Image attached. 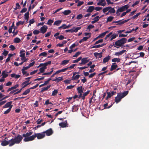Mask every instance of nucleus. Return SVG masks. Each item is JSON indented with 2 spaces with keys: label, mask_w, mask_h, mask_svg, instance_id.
<instances>
[{
  "label": "nucleus",
  "mask_w": 149,
  "mask_h": 149,
  "mask_svg": "<svg viewBox=\"0 0 149 149\" xmlns=\"http://www.w3.org/2000/svg\"><path fill=\"white\" fill-rule=\"evenodd\" d=\"M33 132H29L26 134H23L22 136L25 138L23 139L24 141L27 142L32 141L34 140L36 137L38 139H41L45 137V134L44 132L39 133H35L34 135L31 136Z\"/></svg>",
  "instance_id": "obj_1"
},
{
  "label": "nucleus",
  "mask_w": 149,
  "mask_h": 149,
  "mask_svg": "<svg viewBox=\"0 0 149 149\" xmlns=\"http://www.w3.org/2000/svg\"><path fill=\"white\" fill-rule=\"evenodd\" d=\"M22 139V136L19 135H18L17 136L12 138L8 141H7L8 139L6 137L2 141L1 144L3 146H5L9 145V146H11L15 144L19 143L21 142Z\"/></svg>",
  "instance_id": "obj_2"
},
{
  "label": "nucleus",
  "mask_w": 149,
  "mask_h": 149,
  "mask_svg": "<svg viewBox=\"0 0 149 149\" xmlns=\"http://www.w3.org/2000/svg\"><path fill=\"white\" fill-rule=\"evenodd\" d=\"M127 40V39L126 38H122L117 41L115 43H113V46L115 47L119 48L120 47L122 46L123 44L125 43L126 42Z\"/></svg>",
  "instance_id": "obj_3"
},
{
  "label": "nucleus",
  "mask_w": 149,
  "mask_h": 149,
  "mask_svg": "<svg viewBox=\"0 0 149 149\" xmlns=\"http://www.w3.org/2000/svg\"><path fill=\"white\" fill-rule=\"evenodd\" d=\"M128 93V91H125L122 93H118L117 96L115 97V100L116 103L120 102L121 99L127 95Z\"/></svg>",
  "instance_id": "obj_4"
},
{
  "label": "nucleus",
  "mask_w": 149,
  "mask_h": 149,
  "mask_svg": "<svg viewBox=\"0 0 149 149\" xmlns=\"http://www.w3.org/2000/svg\"><path fill=\"white\" fill-rule=\"evenodd\" d=\"M129 8V5H126L119 8L116 11V14L117 16L120 15V13L126 10Z\"/></svg>",
  "instance_id": "obj_5"
},
{
  "label": "nucleus",
  "mask_w": 149,
  "mask_h": 149,
  "mask_svg": "<svg viewBox=\"0 0 149 149\" xmlns=\"http://www.w3.org/2000/svg\"><path fill=\"white\" fill-rule=\"evenodd\" d=\"M81 62L79 63V65H85L89 61V60L88 59V58H81Z\"/></svg>",
  "instance_id": "obj_6"
},
{
  "label": "nucleus",
  "mask_w": 149,
  "mask_h": 149,
  "mask_svg": "<svg viewBox=\"0 0 149 149\" xmlns=\"http://www.w3.org/2000/svg\"><path fill=\"white\" fill-rule=\"evenodd\" d=\"M94 10V6H89L87 8L86 10V12L88 13H91Z\"/></svg>",
  "instance_id": "obj_7"
},
{
  "label": "nucleus",
  "mask_w": 149,
  "mask_h": 149,
  "mask_svg": "<svg viewBox=\"0 0 149 149\" xmlns=\"http://www.w3.org/2000/svg\"><path fill=\"white\" fill-rule=\"evenodd\" d=\"M44 132V134L47 136H49L51 135L53 133V131L52 129L50 128L47 130L43 132Z\"/></svg>",
  "instance_id": "obj_8"
},
{
  "label": "nucleus",
  "mask_w": 149,
  "mask_h": 149,
  "mask_svg": "<svg viewBox=\"0 0 149 149\" xmlns=\"http://www.w3.org/2000/svg\"><path fill=\"white\" fill-rule=\"evenodd\" d=\"M48 28L47 26L44 25L40 28L41 32L42 33H44L47 31Z\"/></svg>",
  "instance_id": "obj_9"
},
{
  "label": "nucleus",
  "mask_w": 149,
  "mask_h": 149,
  "mask_svg": "<svg viewBox=\"0 0 149 149\" xmlns=\"http://www.w3.org/2000/svg\"><path fill=\"white\" fill-rule=\"evenodd\" d=\"M130 20V19H127L123 21H122V20H120L114 22L113 23H118V24H122L128 22Z\"/></svg>",
  "instance_id": "obj_10"
},
{
  "label": "nucleus",
  "mask_w": 149,
  "mask_h": 149,
  "mask_svg": "<svg viewBox=\"0 0 149 149\" xmlns=\"http://www.w3.org/2000/svg\"><path fill=\"white\" fill-rule=\"evenodd\" d=\"M80 75L79 74H76V73L74 72L73 73V76L72 77V80H76L79 78Z\"/></svg>",
  "instance_id": "obj_11"
},
{
  "label": "nucleus",
  "mask_w": 149,
  "mask_h": 149,
  "mask_svg": "<svg viewBox=\"0 0 149 149\" xmlns=\"http://www.w3.org/2000/svg\"><path fill=\"white\" fill-rule=\"evenodd\" d=\"M97 5H101L104 6L106 5L105 0H100L99 2L97 3Z\"/></svg>",
  "instance_id": "obj_12"
},
{
  "label": "nucleus",
  "mask_w": 149,
  "mask_h": 149,
  "mask_svg": "<svg viewBox=\"0 0 149 149\" xmlns=\"http://www.w3.org/2000/svg\"><path fill=\"white\" fill-rule=\"evenodd\" d=\"M111 58V56L109 55L105 57L103 60V63H105L108 62L110 59Z\"/></svg>",
  "instance_id": "obj_13"
},
{
  "label": "nucleus",
  "mask_w": 149,
  "mask_h": 149,
  "mask_svg": "<svg viewBox=\"0 0 149 149\" xmlns=\"http://www.w3.org/2000/svg\"><path fill=\"white\" fill-rule=\"evenodd\" d=\"M10 76L12 78H13L16 79H17L20 77H21L20 75L19 74H16L15 73L11 74Z\"/></svg>",
  "instance_id": "obj_14"
},
{
  "label": "nucleus",
  "mask_w": 149,
  "mask_h": 149,
  "mask_svg": "<svg viewBox=\"0 0 149 149\" xmlns=\"http://www.w3.org/2000/svg\"><path fill=\"white\" fill-rule=\"evenodd\" d=\"M67 121H65L63 122L60 123L59 124V125L62 127H66L67 126Z\"/></svg>",
  "instance_id": "obj_15"
},
{
  "label": "nucleus",
  "mask_w": 149,
  "mask_h": 149,
  "mask_svg": "<svg viewBox=\"0 0 149 149\" xmlns=\"http://www.w3.org/2000/svg\"><path fill=\"white\" fill-rule=\"evenodd\" d=\"M118 67V65L115 63H113L111 66L110 68L111 71H113L116 69Z\"/></svg>",
  "instance_id": "obj_16"
},
{
  "label": "nucleus",
  "mask_w": 149,
  "mask_h": 149,
  "mask_svg": "<svg viewBox=\"0 0 149 149\" xmlns=\"http://www.w3.org/2000/svg\"><path fill=\"white\" fill-rule=\"evenodd\" d=\"M29 80L23 82L22 84V89L24 87H26L27 85L29 84L30 83H29Z\"/></svg>",
  "instance_id": "obj_17"
},
{
  "label": "nucleus",
  "mask_w": 149,
  "mask_h": 149,
  "mask_svg": "<svg viewBox=\"0 0 149 149\" xmlns=\"http://www.w3.org/2000/svg\"><path fill=\"white\" fill-rule=\"evenodd\" d=\"M8 72L5 70L2 72V75L3 78H5L8 76Z\"/></svg>",
  "instance_id": "obj_18"
},
{
  "label": "nucleus",
  "mask_w": 149,
  "mask_h": 149,
  "mask_svg": "<svg viewBox=\"0 0 149 149\" xmlns=\"http://www.w3.org/2000/svg\"><path fill=\"white\" fill-rule=\"evenodd\" d=\"M102 53H98L97 52L94 53V56L98 58H100L102 57Z\"/></svg>",
  "instance_id": "obj_19"
},
{
  "label": "nucleus",
  "mask_w": 149,
  "mask_h": 149,
  "mask_svg": "<svg viewBox=\"0 0 149 149\" xmlns=\"http://www.w3.org/2000/svg\"><path fill=\"white\" fill-rule=\"evenodd\" d=\"M126 51L125 50H123L120 52H115L114 55L116 56L121 55L123 54Z\"/></svg>",
  "instance_id": "obj_20"
},
{
  "label": "nucleus",
  "mask_w": 149,
  "mask_h": 149,
  "mask_svg": "<svg viewBox=\"0 0 149 149\" xmlns=\"http://www.w3.org/2000/svg\"><path fill=\"white\" fill-rule=\"evenodd\" d=\"M12 102H7L4 106L3 107L4 108H6L8 107H10L11 106H12V107H13V105H11Z\"/></svg>",
  "instance_id": "obj_21"
},
{
  "label": "nucleus",
  "mask_w": 149,
  "mask_h": 149,
  "mask_svg": "<svg viewBox=\"0 0 149 149\" xmlns=\"http://www.w3.org/2000/svg\"><path fill=\"white\" fill-rule=\"evenodd\" d=\"M104 45V44H102L101 45H94L93 46H91L90 48L91 49H93V48H99L100 47H103Z\"/></svg>",
  "instance_id": "obj_22"
},
{
  "label": "nucleus",
  "mask_w": 149,
  "mask_h": 149,
  "mask_svg": "<svg viewBox=\"0 0 149 149\" xmlns=\"http://www.w3.org/2000/svg\"><path fill=\"white\" fill-rule=\"evenodd\" d=\"M63 79V77H61L56 78L55 79L53 80L52 81L58 82L62 81Z\"/></svg>",
  "instance_id": "obj_23"
},
{
  "label": "nucleus",
  "mask_w": 149,
  "mask_h": 149,
  "mask_svg": "<svg viewBox=\"0 0 149 149\" xmlns=\"http://www.w3.org/2000/svg\"><path fill=\"white\" fill-rule=\"evenodd\" d=\"M117 36L118 35L116 33L113 34L109 37L110 40L111 41L113 39L116 38Z\"/></svg>",
  "instance_id": "obj_24"
},
{
  "label": "nucleus",
  "mask_w": 149,
  "mask_h": 149,
  "mask_svg": "<svg viewBox=\"0 0 149 149\" xmlns=\"http://www.w3.org/2000/svg\"><path fill=\"white\" fill-rule=\"evenodd\" d=\"M51 63V61H49L46 63H41L39 65L38 67H41L42 65H44L46 67L48 64H50Z\"/></svg>",
  "instance_id": "obj_25"
},
{
  "label": "nucleus",
  "mask_w": 149,
  "mask_h": 149,
  "mask_svg": "<svg viewBox=\"0 0 149 149\" xmlns=\"http://www.w3.org/2000/svg\"><path fill=\"white\" fill-rule=\"evenodd\" d=\"M41 66L42 67L39 70L40 72L42 73L46 69L47 67L44 65H42Z\"/></svg>",
  "instance_id": "obj_26"
},
{
  "label": "nucleus",
  "mask_w": 149,
  "mask_h": 149,
  "mask_svg": "<svg viewBox=\"0 0 149 149\" xmlns=\"http://www.w3.org/2000/svg\"><path fill=\"white\" fill-rule=\"evenodd\" d=\"M71 11L70 10H65L62 12V13L65 15H69L71 13Z\"/></svg>",
  "instance_id": "obj_27"
},
{
  "label": "nucleus",
  "mask_w": 149,
  "mask_h": 149,
  "mask_svg": "<svg viewBox=\"0 0 149 149\" xmlns=\"http://www.w3.org/2000/svg\"><path fill=\"white\" fill-rule=\"evenodd\" d=\"M51 86V85L47 86L46 87H43L42 88L41 92H43L44 91H47L49 88Z\"/></svg>",
  "instance_id": "obj_28"
},
{
  "label": "nucleus",
  "mask_w": 149,
  "mask_h": 149,
  "mask_svg": "<svg viewBox=\"0 0 149 149\" xmlns=\"http://www.w3.org/2000/svg\"><path fill=\"white\" fill-rule=\"evenodd\" d=\"M78 109V108L77 105H74L72 107V111L73 112H74L77 110Z\"/></svg>",
  "instance_id": "obj_29"
},
{
  "label": "nucleus",
  "mask_w": 149,
  "mask_h": 149,
  "mask_svg": "<svg viewBox=\"0 0 149 149\" xmlns=\"http://www.w3.org/2000/svg\"><path fill=\"white\" fill-rule=\"evenodd\" d=\"M115 12V10L114 8H112L110 7H109V12L110 13H114Z\"/></svg>",
  "instance_id": "obj_30"
},
{
  "label": "nucleus",
  "mask_w": 149,
  "mask_h": 149,
  "mask_svg": "<svg viewBox=\"0 0 149 149\" xmlns=\"http://www.w3.org/2000/svg\"><path fill=\"white\" fill-rule=\"evenodd\" d=\"M81 29V27H78L76 28L74 27L73 29V32H77L78 31Z\"/></svg>",
  "instance_id": "obj_31"
},
{
  "label": "nucleus",
  "mask_w": 149,
  "mask_h": 149,
  "mask_svg": "<svg viewBox=\"0 0 149 149\" xmlns=\"http://www.w3.org/2000/svg\"><path fill=\"white\" fill-rule=\"evenodd\" d=\"M61 23V20H57L56 21H55L54 24V25H56L57 26H58Z\"/></svg>",
  "instance_id": "obj_32"
},
{
  "label": "nucleus",
  "mask_w": 149,
  "mask_h": 149,
  "mask_svg": "<svg viewBox=\"0 0 149 149\" xmlns=\"http://www.w3.org/2000/svg\"><path fill=\"white\" fill-rule=\"evenodd\" d=\"M69 61V60H63L61 63V65H65L68 64Z\"/></svg>",
  "instance_id": "obj_33"
},
{
  "label": "nucleus",
  "mask_w": 149,
  "mask_h": 149,
  "mask_svg": "<svg viewBox=\"0 0 149 149\" xmlns=\"http://www.w3.org/2000/svg\"><path fill=\"white\" fill-rule=\"evenodd\" d=\"M20 55L19 56L21 58L25 56V51H21L20 52Z\"/></svg>",
  "instance_id": "obj_34"
},
{
  "label": "nucleus",
  "mask_w": 149,
  "mask_h": 149,
  "mask_svg": "<svg viewBox=\"0 0 149 149\" xmlns=\"http://www.w3.org/2000/svg\"><path fill=\"white\" fill-rule=\"evenodd\" d=\"M29 12L26 13L24 14V17L25 19L26 20V22L29 19Z\"/></svg>",
  "instance_id": "obj_35"
},
{
  "label": "nucleus",
  "mask_w": 149,
  "mask_h": 149,
  "mask_svg": "<svg viewBox=\"0 0 149 149\" xmlns=\"http://www.w3.org/2000/svg\"><path fill=\"white\" fill-rule=\"evenodd\" d=\"M21 41V40L18 38H16L14 40V42L15 43H18Z\"/></svg>",
  "instance_id": "obj_36"
},
{
  "label": "nucleus",
  "mask_w": 149,
  "mask_h": 149,
  "mask_svg": "<svg viewBox=\"0 0 149 149\" xmlns=\"http://www.w3.org/2000/svg\"><path fill=\"white\" fill-rule=\"evenodd\" d=\"M30 88L26 90L23 93V95H26L28 94L30 92Z\"/></svg>",
  "instance_id": "obj_37"
},
{
  "label": "nucleus",
  "mask_w": 149,
  "mask_h": 149,
  "mask_svg": "<svg viewBox=\"0 0 149 149\" xmlns=\"http://www.w3.org/2000/svg\"><path fill=\"white\" fill-rule=\"evenodd\" d=\"M77 89L78 90V93H83L82 86H80V87H78L77 88Z\"/></svg>",
  "instance_id": "obj_38"
},
{
  "label": "nucleus",
  "mask_w": 149,
  "mask_h": 149,
  "mask_svg": "<svg viewBox=\"0 0 149 149\" xmlns=\"http://www.w3.org/2000/svg\"><path fill=\"white\" fill-rule=\"evenodd\" d=\"M120 59L119 58H114L112 60V62H119L120 61Z\"/></svg>",
  "instance_id": "obj_39"
},
{
  "label": "nucleus",
  "mask_w": 149,
  "mask_h": 149,
  "mask_svg": "<svg viewBox=\"0 0 149 149\" xmlns=\"http://www.w3.org/2000/svg\"><path fill=\"white\" fill-rule=\"evenodd\" d=\"M82 58L81 57H80L79 58H78L77 59L74 60H73V61L72 63H77Z\"/></svg>",
  "instance_id": "obj_40"
},
{
  "label": "nucleus",
  "mask_w": 149,
  "mask_h": 149,
  "mask_svg": "<svg viewBox=\"0 0 149 149\" xmlns=\"http://www.w3.org/2000/svg\"><path fill=\"white\" fill-rule=\"evenodd\" d=\"M58 91L57 90H54L53 92L52 95L53 96L55 95L58 93Z\"/></svg>",
  "instance_id": "obj_41"
},
{
  "label": "nucleus",
  "mask_w": 149,
  "mask_h": 149,
  "mask_svg": "<svg viewBox=\"0 0 149 149\" xmlns=\"http://www.w3.org/2000/svg\"><path fill=\"white\" fill-rule=\"evenodd\" d=\"M54 22V21L52 20L49 19L48 20L47 22V24L49 25H51L52 23Z\"/></svg>",
  "instance_id": "obj_42"
},
{
  "label": "nucleus",
  "mask_w": 149,
  "mask_h": 149,
  "mask_svg": "<svg viewBox=\"0 0 149 149\" xmlns=\"http://www.w3.org/2000/svg\"><path fill=\"white\" fill-rule=\"evenodd\" d=\"M114 17L112 16H109L108 17L107 19V22H111L113 19Z\"/></svg>",
  "instance_id": "obj_43"
},
{
  "label": "nucleus",
  "mask_w": 149,
  "mask_h": 149,
  "mask_svg": "<svg viewBox=\"0 0 149 149\" xmlns=\"http://www.w3.org/2000/svg\"><path fill=\"white\" fill-rule=\"evenodd\" d=\"M12 108V106H11L7 110L4 111V114H7L9 113L11 109Z\"/></svg>",
  "instance_id": "obj_44"
},
{
  "label": "nucleus",
  "mask_w": 149,
  "mask_h": 149,
  "mask_svg": "<svg viewBox=\"0 0 149 149\" xmlns=\"http://www.w3.org/2000/svg\"><path fill=\"white\" fill-rule=\"evenodd\" d=\"M109 7H107L105 8H104L103 9V12L104 13H105L106 12H107V11H109Z\"/></svg>",
  "instance_id": "obj_45"
},
{
  "label": "nucleus",
  "mask_w": 149,
  "mask_h": 149,
  "mask_svg": "<svg viewBox=\"0 0 149 149\" xmlns=\"http://www.w3.org/2000/svg\"><path fill=\"white\" fill-rule=\"evenodd\" d=\"M47 55V54L46 52H43L41 53L39 55V56H46Z\"/></svg>",
  "instance_id": "obj_46"
},
{
  "label": "nucleus",
  "mask_w": 149,
  "mask_h": 149,
  "mask_svg": "<svg viewBox=\"0 0 149 149\" xmlns=\"http://www.w3.org/2000/svg\"><path fill=\"white\" fill-rule=\"evenodd\" d=\"M112 34V32H110L106 36V37L104 38L105 39V40H107L108 38L110 36L112 35L113 34Z\"/></svg>",
  "instance_id": "obj_47"
},
{
  "label": "nucleus",
  "mask_w": 149,
  "mask_h": 149,
  "mask_svg": "<svg viewBox=\"0 0 149 149\" xmlns=\"http://www.w3.org/2000/svg\"><path fill=\"white\" fill-rule=\"evenodd\" d=\"M67 25L65 24H63L61 26L59 27V29L62 28L63 29H66V27Z\"/></svg>",
  "instance_id": "obj_48"
},
{
  "label": "nucleus",
  "mask_w": 149,
  "mask_h": 149,
  "mask_svg": "<svg viewBox=\"0 0 149 149\" xmlns=\"http://www.w3.org/2000/svg\"><path fill=\"white\" fill-rule=\"evenodd\" d=\"M81 53L80 52H77L74 55H73V57H77Z\"/></svg>",
  "instance_id": "obj_49"
},
{
  "label": "nucleus",
  "mask_w": 149,
  "mask_h": 149,
  "mask_svg": "<svg viewBox=\"0 0 149 149\" xmlns=\"http://www.w3.org/2000/svg\"><path fill=\"white\" fill-rule=\"evenodd\" d=\"M28 58H26L25 56L22 57L21 58V60L22 61H23L24 62H26L28 60Z\"/></svg>",
  "instance_id": "obj_50"
},
{
  "label": "nucleus",
  "mask_w": 149,
  "mask_h": 149,
  "mask_svg": "<svg viewBox=\"0 0 149 149\" xmlns=\"http://www.w3.org/2000/svg\"><path fill=\"white\" fill-rule=\"evenodd\" d=\"M103 42V40L102 39H100L98 41H96L95 43V45L97 44L98 43H102Z\"/></svg>",
  "instance_id": "obj_51"
},
{
  "label": "nucleus",
  "mask_w": 149,
  "mask_h": 149,
  "mask_svg": "<svg viewBox=\"0 0 149 149\" xmlns=\"http://www.w3.org/2000/svg\"><path fill=\"white\" fill-rule=\"evenodd\" d=\"M24 22L20 21L16 23V25L17 26H18L20 25H22L24 23Z\"/></svg>",
  "instance_id": "obj_52"
},
{
  "label": "nucleus",
  "mask_w": 149,
  "mask_h": 149,
  "mask_svg": "<svg viewBox=\"0 0 149 149\" xmlns=\"http://www.w3.org/2000/svg\"><path fill=\"white\" fill-rule=\"evenodd\" d=\"M8 51L4 50V52L2 53V54L4 56H6L8 54Z\"/></svg>",
  "instance_id": "obj_53"
},
{
  "label": "nucleus",
  "mask_w": 149,
  "mask_h": 149,
  "mask_svg": "<svg viewBox=\"0 0 149 149\" xmlns=\"http://www.w3.org/2000/svg\"><path fill=\"white\" fill-rule=\"evenodd\" d=\"M105 33L104 32L100 34L99 36H98V37L100 38H102L104 37L105 35Z\"/></svg>",
  "instance_id": "obj_54"
},
{
  "label": "nucleus",
  "mask_w": 149,
  "mask_h": 149,
  "mask_svg": "<svg viewBox=\"0 0 149 149\" xmlns=\"http://www.w3.org/2000/svg\"><path fill=\"white\" fill-rule=\"evenodd\" d=\"M56 39H59L60 40H62L64 38V37L62 35L60 36H58L56 38Z\"/></svg>",
  "instance_id": "obj_55"
},
{
  "label": "nucleus",
  "mask_w": 149,
  "mask_h": 149,
  "mask_svg": "<svg viewBox=\"0 0 149 149\" xmlns=\"http://www.w3.org/2000/svg\"><path fill=\"white\" fill-rule=\"evenodd\" d=\"M140 14H141L140 13H137L136 15H134L133 17H132L131 19H134L136 18L138 16L140 15Z\"/></svg>",
  "instance_id": "obj_56"
},
{
  "label": "nucleus",
  "mask_w": 149,
  "mask_h": 149,
  "mask_svg": "<svg viewBox=\"0 0 149 149\" xmlns=\"http://www.w3.org/2000/svg\"><path fill=\"white\" fill-rule=\"evenodd\" d=\"M102 9V8L100 7H94V10L96 11H100Z\"/></svg>",
  "instance_id": "obj_57"
},
{
  "label": "nucleus",
  "mask_w": 149,
  "mask_h": 149,
  "mask_svg": "<svg viewBox=\"0 0 149 149\" xmlns=\"http://www.w3.org/2000/svg\"><path fill=\"white\" fill-rule=\"evenodd\" d=\"M22 72L23 75H25V76H27L29 75V74L27 73V72L25 70H22Z\"/></svg>",
  "instance_id": "obj_58"
},
{
  "label": "nucleus",
  "mask_w": 149,
  "mask_h": 149,
  "mask_svg": "<svg viewBox=\"0 0 149 149\" xmlns=\"http://www.w3.org/2000/svg\"><path fill=\"white\" fill-rule=\"evenodd\" d=\"M84 3V2L83 1H79V2L77 5V6H81V5H82V4H83Z\"/></svg>",
  "instance_id": "obj_59"
},
{
  "label": "nucleus",
  "mask_w": 149,
  "mask_h": 149,
  "mask_svg": "<svg viewBox=\"0 0 149 149\" xmlns=\"http://www.w3.org/2000/svg\"><path fill=\"white\" fill-rule=\"evenodd\" d=\"M91 37V36L90 35L88 37H84L82 39L84 41H86L89 38Z\"/></svg>",
  "instance_id": "obj_60"
},
{
  "label": "nucleus",
  "mask_w": 149,
  "mask_h": 149,
  "mask_svg": "<svg viewBox=\"0 0 149 149\" xmlns=\"http://www.w3.org/2000/svg\"><path fill=\"white\" fill-rule=\"evenodd\" d=\"M74 87V85H70L68 86L66 88V89H71L73 88Z\"/></svg>",
  "instance_id": "obj_61"
},
{
  "label": "nucleus",
  "mask_w": 149,
  "mask_h": 149,
  "mask_svg": "<svg viewBox=\"0 0 149 149\" xmlns=\"http://www.w3.org/2000/svg\"><path fill=\"white\" fill-rule=\"evenodd\" d=\"M43 121V120L39 119L36 121L37 123L38 124H39L41 123Z\"/></svg>",
  "instance_id": "obj_62"
},
{
  "label": "nucleus",
  "mask_w": 149,
  "mask_h": 149,
  "mask_svg": "<svg viewBox=\"0 0 149 149\" xmlns=\"http://www.w3.org/2000/svg\"><path fill=\"white\" fill-rule=\"evenodd\" d=\"M39 32H40V31H39L37 30H36L34 31L33 32V33L35 35L38 34L39 33Z\"/></svg>",
  "instance_id": "obj_63"
},
{
  "label": "nucleus",
  "mask_w": 149,
  "mask_h": 149,
  "mask_svg": "<svg viewBox=\"0 0 149 149\" xmlns=\"http://www.w3.org/2000/svg\"><path fill=\"white\" fill-rule=\"evenodd\" d=\"M83 16L82 14H79L78 15L77 17V18L78 19H79L82 17Z\"/></svg>",
  "instance_id": "obj_64"
}]
</instances>
